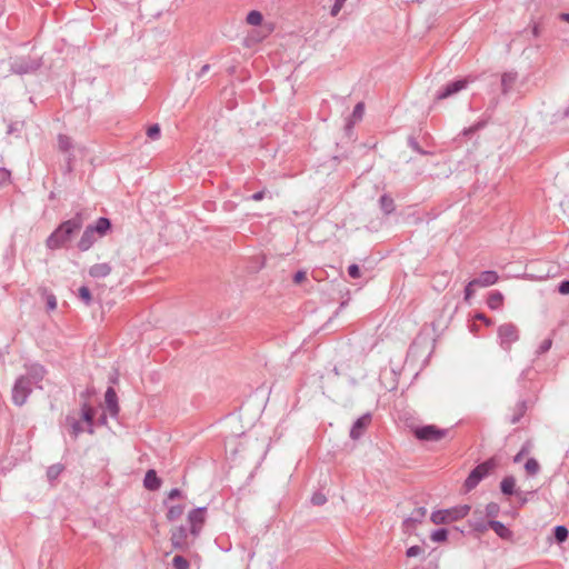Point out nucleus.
Returning <instances> with one entry per match:
<instances>
[{
	"label": "nucleus",
	"mask_w": 569,
	"mask_h": 569,
	"mask_svg": "<svg viewBox=\"0 0 569 569\" xmlns=\"http://www.w3.org/2000/svg\"><path fill=\"white\" fill-rule=\"evenodd\" d=\"M84 224V216L81 211L70 219L62 221L47 238L46 247L49 250L63 248Z\"/></svg>",
	"instance_id": "obj_1"
},
{
	"label": "nucleus",
	"mask_w": 569,
	"mask_h": 569,
	"mask_svg": "<svg viewBox=\"0 0 569 569\" xmlns=\"http://www.w3.org/2000/svg\"><path fill=\"white\" fill-rule=\"evenodd\" d=\"M470 511L469 505H458L447 509L436 510L431 513L430 520L435 525H448L465 518Z\"/></svg>",
	"instance_id": "obj_2"
},
{
	"label": "nucleus",
	"mask_w": 569,
	"mask_h": 569,
	"mask_svg": "<svg viewBox=\"0 0 569 569\" xmlns=\"http://www.w3.org/2000/svg\"><path fill=\"white\" fill-rule=\"evenodd\" d=\"M497 466V461L495 458H489L486 461L476 466L468 475L465 480L463 488L467 492L473 490L481 480H483L491 470H493Z\"/></svg>",
	"instance_id": "obj_3"
},
{
	"label": "nucleus",
	"mask_w": 569,
	"mask_h": 569,
	"mask_svg": "<svg viewBox=\"0 0 569 569\" xmlns=\"http://www.w3.org/2000/svg\"><path fill=\"white\" fill-rule=\"evenodd\" d=\"M519 330L512 322L502 323L497 329L498 343L505 351L509 352L511 346L519 340Z\"/></svg>",
	"instance_id": "obj_4"
},
{
	"label": "nucleus",
	"mask_w": 569,
	"mask_h": 569,
	"mask_svg": "<svg viewBox=\"0 0 569 569\" xmlns=\"http://www.w3.org/2000/svg\"><path fill=\"white\" fill-rule=\"evenodd\" d=\"M189 529L184 525H180L171 530L170 542L173 550L187 552L191 549L196 539L189 541Z\"/></svg>",
	"instance_id": "obj_5"
},
{
	"label": "nucleus",
	"mask_w": 569,
	"mask_h": 569,
	"mask_svg": "<svg viewBox=\"0 0 569 569\" xmlns=\"http://www.w3.org/2000/svg\"><path fill=\"white\" fill-rule=\"evenodd\" d=\"M28 379V377H23L21 375L16 379L13 383L11 390V399L12 402L18 407L23 406L32 392L33 386L29 382Z\"/></svg>",
	"instance_id": "obj_6"
},
{
	"label": "nucleus",
	"mask_w": 569,
	"mask_h": 569,
	"mask_svg": "<svg viewBox=\"0 0 569 569\" xmlns=\"http://www.w3.org/2000/svg\"><path fill=\"white\" fill-rule=\"evenodd\" d=\"M41 66L42 58L21 57L11 63L10 71L14 74L24 76L36 72Z\"/></svg>",
	"instance_id": "obj_7"
},
{
	"label": "nucleus",
	"mask_w": 569,
	"mask_h": 569,
	"mask_svg": "<svg viewBox=\"0 0 569 569\" xmlns=\"http://www.w3.org/2000/svg\"><path fill=\"white\" fill-rule=\"evenodd\" d=\"M207 507H197L188 512L187 521L189 532L193 539H197L206 523Z\"/></svg>",
	"instance_id": "obj_8"
},
{
	"label": "nucleus",
	"mask_w": 569,
	"mask_h": 569,
	"mask_svg": "<svg viewBox=\"0 0 569 569\" xmlns=\"http://www.w3.org/2000/svg\"><path fill=\"white\" fill-rule=\"evenodd\" d=\"M448 433L449 429H442L436 425H425L413 429V435L419 441H439Z\"/></svg>",
	"instance_id": "obj_9"
},
{
	"label": "nucleus",
	"mask_w": 569,
	"mask_h": 569,
	"mask_svg": "<svg viewBox=\"0 0 569 569\" xmlns=\"http://www.w3.org/2000/svg\"><path fill=\"white\" fill-rule=\"evenodd\" d=\"M26 375H22L23 377H28L29 382L39 388L42 389L40 386V382L44 379L47 375V369L44 366H42L39 362H27L24 363Z\"/></svg>",
	"instance_id": "obj_10"
},
{
	"label": "nucleus",
	"mask_w": 569,
	"mask_h": 569,
	"mask_svg": "<svg viewBox=\"0 0 569 569\" xmlns=\"http://www.w3.org/2000/svg\"><path fill=\"white\" fill-rule=\"evenodd\" d=\"M467 86H468V80L467 79L453 80V81L447 83L443 88H441L440 90L437 91L436 99L437 100L447 99V98L458 93L459 91L466 89Z\"/></svg>",
	"instance_id": "obj_11"
},
{
	"label": "nucleus",
	"mask_w": 569,
	"mask_h": 569,
	"mask_svg": "<svg viewBox=\"0 0 569 569\" xmlns=\"http://www.w3.org/2000/svg\"><path fill=\"white\" fill-rule=\"evenodd\" d=\"M372 421V415L370 412H366L363 413L362 416H360L352 425L351 429H350V438L352 440H358L360 439L366 429L369 427V425L371 423Z\"/></svg>",
	"instance_id": "obj_12"
},
{
	"label": "nucleus",
	"mask_w": 569,
	"mask_h": 569,
	"mask_svg": "<svg viewBox=\"0 0 569 569\" xmlns=\"http://www.w3.org/2000/svg\"><path fill=\"white\" fill-rule=\"evenodd\" d=\"M94 408L90 406V403L87 401L82 402L80 407V417L81 421L86 423L84 431L88 432L89 435L94 433Z\"/></svg>",
	"instance_id": "obj_13"
},
{
	"label": "nucleus",
	"mask_w": 569,
	"mask_h": 569,
	"mask_svg": "<svg viewBox=\"0 0 569 569\" xmlns=\"http://www.w3.org/2000/svg\"><path fill=\"white\" fill-rule=\"evenodd\" d=\"M486 517L482 511L476 510L470 519H468V526L471 531L477 533H483L488 530Z\"/></svg>",
	"instance_id": "obj_14"
},
{
	"label": "nucleus",
	"mask_w": 569,
	"mask_h": 569,
	"mask_svg": "<svg viewBox=\"0 0 569 569\" xmlns=\"http://www.w3.org/2000/svg\"><path fill=\"white\" fill-rule=\"evenodd\" d=\"M98 236L91 230L89 226H87L77 243V247L80 251H88L98 240Z\"/></svg>",
	"instance_id": "obj_15"
},
{
	"label": "nucleus",
	"mask_w": 569,
	"mask_h": 569,
	"mask_svg": "<svg viewBox=\"0 0 569 569\" xmlns=\"http://www.w3.org/2000/svg\"><path fill=\"white\" fill-rule=\"evenodd\" d=\"M488 529H492L496 535L501 538L502 540L510 541L513 538V532L501 521H498L496 519H489L487 521Z\"/></svg>",
	"instance_id": "obj_16"
},
{
	"label": "nucleus",
	"mask_w": 569,
	"mask_h": 569,
	"mask_svg": "<svg viewBox=\"0 0 569 569\" xmlns=\"http://www.w3.org/2000/svg\"><path fill=\"white\" fill-rule=\"evenodd\" d=\"M104 400L107 405V409L110 412L112 418H117L120 412V407L118 403V396L116 390L112 387H108L104 393Z\"/></svg>",
	"instance_id": "obj_17"
},
{
	"label": "nucleus",
	"mask_w": 569,
	"mask_h": 569,
	"mask_svg": "<svg viewBox=\"0 0 569 569\" xmlns=\"http://www.w3.org/2000/svg\"><path fill=\"white\" fill-rule=\"evenodd\" d=\"M64 425L69 429V433L73 440H77L79 436L84 431L81 419H77L72 415H67L64 418Z\"/></svg>",
	"instance_id": "obj_18"
},
{
	"label": "nucleus",
	"mask_w": 569,
	"mask_h": 569,
	"mask_svg": "<svg viewBox=\"0 0 569 569\" xmlns=\"http://www.w3.org/2000/svg\"><path fill=\"white\" fill-rule=\"evenodd\" d=\"M499 280V276L495 270H486L482 271L478 278L473 279V282L477 283V287H489L497 283Z\"/></svg>",
	"instance_id": "obj_19"
},
{
	"label": "nucleus",
	"mask_w": 569,
	"mask_h": 569,
	"mask_svg": "<svg viewBox=\"0 0 569 569\" xmlns=\"http://www.w3.org/2000/svg\"><path fill=\"white\" fill-rule=\"evenodd\" d=\"M91 230L99 237H104L109 230H111L112 223L111 220L107 217H100L92 224H89Z\"/></svg>",
	"instance_id": "obj_20"
},
{
	"label": "nucleus",
	"mask_w": 569,
	"mask_h": 569,
	"mask_svg": "<svg viewBox=\"0 0 569 569\" xmlns=\"http://www.w3.org/2000/svg\"><path fill=\"white\" fill-rule=\"evenodd\" d=\"M426 508L425 507H419V508H416L411 515L406 518L402 522V526L409 530L411 528H413L417 523H420L422 521V519L425 518L426 516Z\"/></svg>",
	"instance_id": "obj_21"
},
{
	"label": "nucleus",
	"mask_w": 569,
	"mask_h": 569,
	"mask_svg": "<svg viewBox=\"0 0 569 569\" xmlns=\"http://www.w3.org/2000/svg\"><path fill=\"white\" fill-rule=\"evenodd\" d=\"M112 271V267L108 262L96 263L89 268V276L94 279H103Z\"/></svg>",
	"instance_id": "obj_22"
},
{
	"label": "nucleus",
	"mask_w": 569,
	"mask_h": 569,
	"mask_svg": "<svg viewBox=\"0 0 569 569\" xmlns=\"http://www.w3.org/2000/svg\"><path fill=\"white\" fill-rule=\"evenodd\" d=\"M518 80V73L515 71H508L502 73L501 76V92L502 94H508L512 91L516 82Z\"/></svg>",
	"instance_id": "obj_23"
},
{
	"label": "nucleus",
	"mask_w": 569,
	"mask_h": 569,
	"mask_svg": "<svg viewBox=\"0 0 569 569\" xmlns=\"http://www.w3.org/2000/svg\"><path fill=\"white\" fill-rule=\"evenodd\" d=\"M161 479L158 477L156 470L149 469L143 478V486L150 491H156L161 487Z\"/></svg>",
	"instance_id": "obj_24"
},
{
	"label": "nucleus",
	"mask_w": 569,
	"mask_h": 569,
	"mask_svg": "<svg viewBox=\"0 0 569 569\" xmlns=\"http://www.w3.org/2000/svg\"><path fill=\"white\" fill-rule=\"evenodd\" d=\"M527 409H528L527 401L523 399L519 400L513 408V413L510 416L509 422L511 425L518 423L521 420V418L525 416Z\"/></svg>",
	"instance_id": "obj_25"
},
{
	"label": "nucleus",
	"mask_w": 569,
	"mask_h": 569,
	"mask_svg": "<svg viewBox=\"0 0 569 569\" xmlns=\"http://www.w3.org/2000/svg\"><path fill=\"white\" fill-rule=\"evenodd\" d=\"M379 207L386 216L393 213L396 210L395 200L388 193H383L380 196Z\"/></svg>",
	"instance_id": "obj_26"
},
{
	"label": "nucleus",
	"mask_w": 569,
	"mask_h": 569,
	"mask_svg": "<svg viewBox=\"0 0 569 569\" xmlns=\"http://www.w3.org/2000/svg\"><path fill=\"white\" fill-rule=\"evenodd\" d=\"M500 490L505 496L518 493L516 489V479L513 476H506L500 482Z\"/></svg>",
	"instance_id": "obj_27"
},
{
	"label": "nucleus",
	"mask_w": 569,
	"mask_h": 569,
	"mask_svg": "<svg viewBox=\"0 0 569 569\" xmlns=\"http://www.w3.org/2000/svg\"><path fill=\"white\" fill-rule=\"evenodd\" d=\"M502 303H503V295L500 291L495 290L488 295L487 306L489 309L498 310L501 308Z\"/></svg>",
	"instance_id": "obj_28"
},
{
	"label": "nucleus",
	"mask_w": 569,
	"mask_h": 569,
	"mask_svg": "<svg viewBox=\"0 0 569 569\" xmlns=\"http://www.w3.org/2000/svg\"><path fill=\"white\" fill-rule=\"evenodd\" d=\"M183 512H184V505H182V503L172 505V506L168 507L166 518L169 522H173V521L178 520L179 518H181Z\"/></svg>",
	"instance_id": "obj_29"
},
{
	"label": "nucleus",
	"mask_w": 569,
	"mask_h": 569,
	"mask_svg": "<svg viewBox=\"0 0 569 569\" xmlns=\"http://www.w3.org/2000/svg\"><path fill=\"white\" fill-rule=\"evenodd\" d=\"M64 470V466L62 463H54L48 467L47 469V478L49 482L56 481L62 471Z\"/></svg>",
	"instance_id": "obj_30"
},
{
	"label": "nucleus",
	"mask_w": 569,
	"mask_h": 569,
	"mask_svg": "<svg viewBox=\"0 0 569 569\" xmlns=\"http://www.w3.org/2000/svg\"><path fill=\"white\" fill-rule=\"evenodd\" d=\"M57 140L59 150L62 152H69L73 148L71 138L67 134L59 133Z\"/></svg>",
	"instance_id": "obj_31"
},
{
	"label": "nucleus",
	"mask_w": 569,
	"mask_h": 569,
	"mask_svg": "<svg viewBox=\"0 0 569 569\" xmlns=\"http://www.w3.org/2000/svg\"><path fill=\"white\" fill-rule=\"evenodd\" d=\"M569 531L566 526L558 525L553 528V537L558 543H562L568 539Z\"/></svg>",
	"instance_id": "obj_32"
},
{
	"label": "nucleus",
	"mask_w": 569,
	"mask_h": 569,
	"mask_svg": "<svg viewBox=\"0 0 569 569\" xmlns=\"http://www.w3.org/2000/svg\"><path fill=\"white\" fill-rule=\"evenodd\" d=\"M78 297L87 307L91 306L92 295L89 287L81 286L78 290Z\"/></svg>",
	"instance_id": "obj_33"
},
{
	"label": "nucleus",
	"mask_w": 569,
	"mask_h": 569,
	"mask_svg": "<svg viewBox=\"0 0 569 569\" xmlns=\"http://www.w3.org/2000/svg\"><path fill=\"white\" fill-rule=\"evenodd\" d=\"M499 512L500 506L497 502L491 501L486 505L483 516L489 519H495L496 517H498Z\"/></svg>",
	"instance_id": "obj_34"
},
{
	"label": "nucleus",
	"mask_w": 569,
	"mask_h": 569,
	"mask_svg": "<svg viewBox=\"0 0 569 569\" xmlns=\"http://www.w3.org/2000/svg\"><path fill=\"white\" fill-rule=\"evenodd\" d=\"M525 470L529 476H536L540 471V465L535 458H529L525 462Z\"/></svg>",
	"instance_id": "obj_35"
},
{
	"label": "nucleus",
	"mask_w": 569,
	"mask_h": 569,
	"mask_svg": "<svg viewBox=\"0 0 569 569\" xmlns=\"http://www.w3.org/2000/svg\"><path fill=\"white\" fill-rule=\"evenodd\" d=\"M448 535H449L448 529L438 528L431 532L430 538L435 542H445L448 539Z\"/></svg>",
	"instance_id": "obj_36"
},
{
	"label": "nucleus",
	"mask_w": 569,
	"mask_h": 569,
	"mask_svg": "<svg viewBox=\"0 0 569 569\" xmlns=\"http://www.w3.org/2000/svg\"><path fill=\"white\" fill-rule=\"evenodd\" d=\"M486 124H487V122L483 121V120L477 121L472 126H470L468 128H465L460 132V134L463 136V137H469V136L473 134L475 132H477V131L481 130L482 128H485Z\"/></svg>",
	"instance_id": "obj_37"
},
{
	"label": "nucleus",
	"mask_w": 569,
	"mask_h": 569,
	"mask_svg": "<svg viewBox=\"0 0 569 569\" xmlns=\"http://www.w3.org/2000/svg\"><path fill=\"white\" fill-rule=\"evenodd\" d=\"M263 20L262 13L258 10H251L246 18V21L251 26H259Z\"/></svg>",
	"instance_id": "obj_38"
},
{
	"label": "nucleus",
	"mask_w": 569,
	"mask_h": 569,
	"mask_svg": "<svg viewBox=\"0 0 569 569\" xmlns=\"http://www.w3.org/2000/svg\"><path fill=\"white\" fill-rule=\"evenodd\" d=\"M189 561L182 555H176L172 559V567L174 569H189Z\"/></svg>",
	"instance_id": "obj_39"
},
{
	"label": "nucleus",
	"mask_w": 569,
	"mask_h": 569,
	"mask_svg": "<svg viewBox=\"0 0 569 569\" xmlns=\"http://www.w3.org/2000/svg\"><path fill=\"white\" fill-rule=\"evenodd\" d=\"M408 146H409V147H410L415 152H417V153H419V154H422V156L430 154V152H429V151H426V150H423V149L420 147V144H419V142H418V140H417L413 136H409V137H408Z\"/></svg>",
	"instance_id": "obj_40"
},
{
	"label": "nucleus",
	"mask_w": 569,
	"mask_h": 569,
	"mask_svg": "<svg viewBox=\"0 0 569 569\" xmlns=\"http://www.w3.org/2000/svg\"><path fill=\"white\" fill-rule=\"evenodd\" d=\"M184 498V493L179 488H172L163 500V505L167 506L169 500Z\"/></svg>",
	"instance_id": "obj_41"
},
{
	"label": "nucleus",
	"mask_w": 569,
	"mask_h": 569,
	"mask_svg": "<svg viewBox=\"0 0 569 569\" xmlns=\"http://www.w3.org/2000/svg\"><path fill=\"white\" fill-rule=\"evenodd\" d=\"M160 134H161V129H160V126L158 123H153L151 124L148 130H147V136L151 139V140H158L160 138Z\"/></svg>",
	"instance_id": "obj_42"
},
{
	"label": "nucleus",
	"mask_w": 569,
	"mask_h": 569,
	"mask_svg": "<svg viewBox=\"0 0 569 569\" xmlns=\"http://www.w3.org/2000/svg\"><path fill=\"white\" fill-rule=\"evenodd\" d=\"M551 346H552V339H551V338H547V339H545V340L540 343V346L538 347V349H537L536 353H537L538 356L543 355V353H546L547 351H549V350H550Z\"/></svg>",
	"instance_id": "obj_43"
},
{
	"label": "nucleus",
	"mask_w": 569,
	"mask_h": 569,
	"mask_svg": "<svg viewBox=\"0 0 569 569\" xmlns=\"http://www.w3.org/2000/svg\"><path fill=\"white\" fill-rule=\"evenodd\" d=\"M11 181V171L4 167H0V187Z\"/></svg>",
	"instance_id": "obj_44"
},
{
	"label": "nucleus",
	"mask_w": 569,
	"mask_h": 569,
	"mask_svg": "<svg viewBox=\"0 0 569 569\" xmlns=\"http://www.w3.org/2000/svg\"><path fill=\"white\" fill-rule=\"evenodd\" d=\"M363 112H365V103L358 102L352 110L351 117L355 120H360L363 116Z\"/></svg>",
	"instance_id": "obj_45"
},
{
	"label": "nucleus",
	"mask_w": 569,
	"mask_h": 569,
	"mask_svg": "<svg viewBox=\"0 0 569 569\" xmlns=\"http://www.w3.org/2000/svg\"><path fill=\"white\" fill-rule=\"evenodd\" d=\"M473 287H477V283L473 282V279L470 280L466 287H465V290H463V293H465V300L466 301H469L471 299V297L473 296Z\"/></svg>",
	"instance_id": "obj_46"
},
{
	"label": "nucleus",
	"mask_w": 569,
	"mask_h": 569,
	"mask_svg": "<svg viewBox=\"0 0 569 569\" xmlns=\"http://www.w3.org/2000/svg\"><path fill=\"white\" fill-rule=\"evenodd\" d=\"M348 274L352 279H358L361 276L360 267L357 263H352L348 267Z\"/></svg>",
	"instance_id": "obj_47"
},
{
	"label": "nucleus",
	"mask_w": 569,
	"mask_h": 569,
	"mask_svg": "<svg viewBox=\"0 0 569 569\" xmlns=\"http://www.w3.org/2000/svg\"><path fill=\"white\" fill-rule=\"evenodd\" d=\"M327 501V498L323 493L321 492H316L312 495L311 497V502L315 505V506H322L325 505Z\"/></svg>",
	"instance_id": "obj_48"
},
{
	"label": "nucleus",
	"mask_w": 569,
	"mask_h": 569,
	"mask_svg": "<svg viewBox=\"0 0 569 569\" xmlns=\"http://www.w3.org/2000/svg\"><path fill=\"white\" fill-rule=\"evenodd\" d=\"M422 552V548L418 545L411 546L407 549L406 556L409 558L417 557Z\"/></svg>",
	"instance_id": "obj_49"
},
{
	"label": "nucleus",
	"mask_w": 569,
	"mask_h": 569,
	"mask_svg": "<svg viewBox=\"0 0 569 569\" xmlns=\"http://www.w3.org/2000/svg\"><path fill=\"white\" fill-rule=\"evenodd\" d=\"M46 300H47V309L48 310H54L57 308V299L53 293H51V292L47 293Z\"/></svg>",
	"instance_id": "obj_50"
},
{
	"label": "nucleus",
	"mask_w": 569,
	"mask_h": 569,
	"mask_svg": "<svg viewBox=\"0 0 569 569\" xmlns=\"http://www.w3.org/2000/svg\"><path fill=\"white\" fill-rule=\"evenodd\" d=\"M473 318H475L476 320H479V321L483 322V323H485V326H487V327H491V326L493 325L492 319L488 318V317H487L485 313H482V312H477V313L473 316Z\"/></svg>",
	"instance_id": "obj_51"
},
{
	"label": "nucleus",
	"mask_w": 569,
	"mask_h": 569,
	"mask_svg": "<svg viewBox=\"0 0 569 569\" xmlns=\"http://www.w3.org/2000/svg\"><path fill=\"white\" fill-rule=\"evenodd\" d=\"M343 4L345 3H342L341 1L339 2V0H335V3L332 4L331 10H330V14L332 17H336L342 9Z\"/></svg>",
	"instance_id": "obj_52"
},
{
	"label": "nucleus",
	"mask_w": 569,
	"mask_h": 569,
	"mask_svg": "<svg viewBox=\"0 0 569 569\" xmlns=\"http://www.w3.org/2000/svg\"><path fill=\"white\" fill-rule=\"evenodd\" d=\"M558 291L561 295H569V280H562L558 284Z\"/></svg>",
	"instance_id": "obj_53"
},
{
	"label": "nucleus",
	"mask_w": 569,
	"mask_h": 569,
	"mask_svg": "<svg viewBox=\"0 0 569 569\" xmlns=\"http://www.w3.org/2000/svg\"><path fill=\"white\" fill-rule=\"evenodd\" d=\"M306 278H307V273H306V271H303V270H298V271L293 274V282H295V283H300V282H302Z\"/></svg>",
	"instance_id": "obj_54"
},
{
	"label": "nucleus",
	"mask_w": 569,
	"mask_h": 569,
	"mask_svg": "<svg viewBox=\"0 0 569 569\" xmlns=\"http://www.w3.org/2000/svg\"><path fill=\"white\" fill-rule=\"evenodd\" d=\"M264 197H266V190H264V189H262V190L257 191V192H254L253 194H251V196L249 197V199H250V200H253V201H260V200H262Z\"/></svg>",
	"instance_id": "obj_55"
},
{
	"label": "nucleus",
	"mask_w": 569,
	"mask_h": 569,
	"mask_svg": "<svg viewBox=\"0 0 569 569\" xmlns=\"http://www.w3.org/2000/svg\"><path fill=\"white\" fill-rule=\"evenodd\" d=\"M531 493H533V492L532 491L531 492H519L518 491V493H516L519 498L520 506H523L528 502V500H529L528 495H531Z\"/></svg>",
	"instance_id": "obj_56"
},
{
	"label": "nucleus",
	"mask_w": 569,
	"mask_h": 569,
	"mask_svg": "<svg viewBox=\"0 0 569 569\" xmlns=\"http://www.w3.org/2000/svg\"><path fill=\"white\" fill-rule=\"evenodd\" d=\"M210 69V64L206 63L201 67V69L199 70V72H197L196 77L197 79H200L201 77H203Z\"/></svg>",
	"instance_id": "obj_57"
},
{
	"label": "nucleus",
	"mask_w": 569,
	"mask_h": 569,
	"mask_svg": "<svg viewBox=\"0 0 569 569\" xmlns=\"http://www.w3.org/2000/svg\"><path fill=\"white\" fill-rule=\"evenodd\" d=\"M527 452V449L526 448H522L515 457H513V462L517 463V462H520L522 460V457L525 456V453Z\"/></svg>",
	"instance_id": "obj_58"
},
{
	"label": "nucleus",
	"mask_w": 569,
	"mask_h": 569,
	"mask_svg": "<svg viewBox=\"0 0 569 569\" xmlns=\"http://www.w3.org/2000/svg\"><path fill=\"white\" fill-rule=\"evenodd\" d=\"M107 420H108L107 415H106V413H102V415L99 417V419H98V423H99L100 426H104V425H107Z\"/></svg>",
	"instance_id": "obj_59"
},
{
	"label": "nucleus",
	"mask_w": 569,
	"mask_h": 569,
	"mask_svg": "<svg viewBox=\"0 0 569 569\" xmlns=\"http://www.w3.org/2000/svg\"><path fill=\"white\" fill-rule=\"evenodd\" d=\"M532 34L533 37H539L540 34L539 26L537 23H535L532 27Z\"/></svg>",
	"instance_id": "obj_60"
},
{
	"label": "nucleus",
	"mask_w": 569,
	"mask_h": 569,
	"mask_svg": "<svg viewBox=\"0 0 569 569\" xmlns=\"http://www.w3.org/2000/svg\"><path fill=\"white\" fill-rule=\"evenodd\" d=\"M90 396V392L89 390H84L80 393V397L83 399V402L87 401L88 402V398Z\"/></svg>",
	"instance_id": "obj_61"
},
{
	"label": "nucleus",
	"mask_w": 569,
	"mask_h": 569,
	"mask_svg": "<svg viewBox=\"0 0 569 569\" xmlns=\"http://www.w3.org/2000/svg\"><path fill=\"white\" fill-rule=\"evenodd\" d=\"M559 18L569 23V13H560Z\"/></svg>",
	"instance_id": "obj_62"
},
{
	"label": "nucleus",
	"mask_w": 569,
	"mask_h": 569,
	"mask_svg": "<svg viewBox=\"0 0 569 569\" xmlns=\"http://www.w3.org/2000/svg\"><path fill=\"white\" fill-rule=\"evenodd\" d=\"M11 132H13V126L12 124H10L9 128H8V133H11Z\"/></svg>",
	"instance_id": "obj_63"
},
{
	"label": "nucleus",
	"mask_w": 569,
	"mask_h": 569,
	"mask_svg": "<svg viewBox=\"0 0 569 569\" xmlns=\"http://www.w3.org/2000/svg\"><path fill=\"white\" fill-rule=\"evenodd\" d=\"M565 117H569V107L565 110Z\"/></svg>",
	"instance_id": "obj_64"
}]
</instances>
